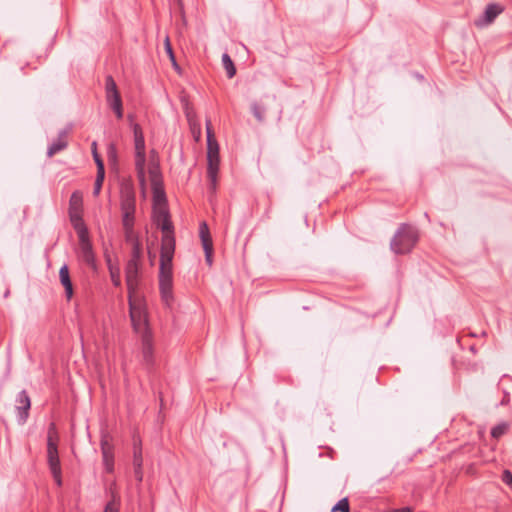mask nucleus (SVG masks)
Listing matches in <instances>:
<instances>
[{
    "mask_svg": "<svg viewBox=\"0 0 512 512\" xmlns=\"http://www.w3.org/2000/svg\"><path fill=\"white\" fill-rule=\"evenodd\" d=\"M153 220L163 233L160 251L159 290L162 301L167 307H170L174 301L172 261L175 252V237L167 205L153 208Z\"/></svg>",
    "mask_w": 512,
    "mask_h": 512,
    "instance_id": "f257e3e1",
    "label": "nucleus"
},
{
    "mask_svg": "<svg viewBox=\"0 0 512 512\" xmlns=\"http://www.w3.org/2000/svg\"><path fill=\"white\" fill-rule=\"evenodd\" d=\"M128 119L131 122L134 135L135 169L137 173V178L141 188L144 190L146 186V146L144 134L141 126L138 123L133 122L132 115H128Z\"/></svg>",
    "mask_w": 512,
    "mask_h": 512,
    "instance_id": "f03ea898",
    "label": "nucleus"
},
{
    "mask_svg": "<svg viewBox=\"0 0 512 512\" xmlns=\"http://www.w3.org/2000/svg\"><path fill=\"white\" fill-rule=\"evenodd\" d=\"M418 241V231L408 225L402 224L391 240V250L396 254L409 253Z\"/></svg>",
    "mask_w": 512,
    "mask_h": 512,
    "instance_id": "7ed1b4c3",
    "label": "nucleus"
},
{
    "mask_svg": "<svg viewBox=\"0 0 512 512\" xmlns=\"http://www.w3.org/2000/svg\"><path fill=\"white\" fill-rule=\"evenodd\" d=\"M128 304L129 316L134 331L141 335L149 333L147 313L143 301L131 294L128 295Z\"/></svg>",
    "mask_w": 512,
    "mask_h": 512,
    "instance_id": "20e7f679",
    "label": "nucleus"
},
{
    "mask_svg": "<svg viewBox=\"0 0 512 512\" xmlns=\"http://www.w3.org/2000/svg\"><path fill=\"white\" fill-rule=\"evenodd\" d=\"M120 210L122 217L135 216L136 192L131 178L120 181Z\"/></svg>",
    "mask_w": 512,
    "mask_h": 512,
    "instance_id": "39448f33",
    "label": "nucleus"
},
{
    "mask_svg": "<svg viewBox=\"0 0 512 512\" xmlns=\"http://www.w3.org/2000/svg\"><path fill=\"white\" fill-rule=\"evenodd\" d=\"M207 176L210 180L211 189L213 192L217 186V174L219 170V145L218 143L207 144Z\"/></svg>",
    "mask_w": 512,
    "mask_h": 512,
    "instance_id": "423d86ee",
    "label": "nucleus"
},
{
    "mask_svg": "<svg viewBox=\"0 0 512 512\" xmlns=\"http://www.w3.org/2000/svg\"><path fill=\"white\" fill-rule=\"evenodd\" d=\"M106 100L110 108L115 112L118 119L123 117V107L120 93L116 82L112 76H107L105 80Z\"/></svg>",
    "mask_w": 512,
    "mask_h": 512,
    "instance_id": "0eeeda50",
    "label": "nucleus"
},
{
    "mask_svg": "<svg viewBox=\"0 0 512 512\" xmlns=\"http://www.w3.org/2000/svg\"><path fill=\"white\" fill-rule=\"evenodd\" d=\"M79 250L78 255L80 259L87 264L88 266L95 268L96 267V259L93 251L92 244L89 239V234L79 236Z\"/></svg>",
    "mask_w": 512,
    "mask_h": 512,
    "instance_id": "6e6552de",
    "label": "nucleus"
},
{
    "mask_svg": "<svg viewBox=\"0 0 512 512\" xmlns=\"http://www.w3.org/2000/svg\"><path fill=\"white\" fill-rule=\"evenodd\" d=\"M31 407V400L28 393L25 390H22L18 393L16 397V412L18 416V421L23 424L26 422L29 416V410Z\"/></svg>",
    "mask_w": 512,
    "mask_h": 512,
    "instance_id": "1a4fd4ad",
    "label": "nucleus"
},
{
    "mask_svg": "<svg viewBox=\"0 0 512 512\" xmlns=\"http://www.w3.org/2000/svg\"><path fill=\"white\" fill-rule=\"evenodd\" d=\"M141 264L127 262L125 267V278L128 290V295L134 294L138 287L139 269Z\"/></svg>",
    "mask_w": 512,
    "mask_h": 512,
    "instance_id": "9d476101",
    "label": "nucleus"
},
{
    "mask_svg": "<svg viewBox=\"0 0 512 512\" xmlns=\"http://www.w3.org/2000/svg\"><path fill=\"white\" fill-rule=\"evenodd\" d=\"M503 12V7L496 3H490L486 6L484 13L477 20L475 25L478 27H484L491 24L496 17Z\"/></svg>",
    "mask_w": 512,
    "mask_h": 512,
    "instance_id": "9b49d317",
    "label": "nucleus"
},
{
    "mask_svg": "<svg viewBox=\"0 0 512 512\" xmlns=\"http://www.w3.org/2000/svg\"><path fill=\"white\" fill-rule=\"evenodd\" d=\"M100 444L105 470L111 473L114 470V447L107 437H102Z\"/></svg>",
    "mask_w": 512,
    "mask_h": 512,
    "instance_id": "f8f14e48",
    "label": "nucleus"
},
{
    "mask_svg": "<svg viewBox=\"0 0 512 512\" xmlns=\"http://www.w3.org/2000/svg\"><path fill=\"white\" fill-rule=\"evenodd\" d=\"M135 216L122 217V226L124 230L125 241L130 245L140 243L138 234L134 230Z\"/></svg>",
    "mask_w": 512,
    "mask_h": 512,
    "instance_id": "ddd939ff",
    "label": "nucleus"
},
{
    "mask_svg": "<svg viewBox=\"0 0 512 512\" xmlns=\"http://www.w3.org/2000/svg\"><path fill=\"white\" fill-rule=\"evenodd\" d=\"M69 129H63L59 132L58 137L47 149V156L52 157L55 154L65 150L68 146Z\"/></svg>",
    "mask_w": 512,
    "mask_h": 512,
    "instance_id": "4468645a",
    "label": "nucleus"
},
{
    "mask_svg": "<svg viewBox=\"0 0 512 512\" xmlns=\"http://www.w3.org/2000/svg\"><path fill=\"white\" fill-rule=\"evenodd\" d=\"M269 111V104L263 100L251 103V112L257 122L263 123L266 120V114Z\"/></svg>",
    "mask_w": 512,
    "mask_h": 512,
    "instance_id": "2eb2a0df",
    "label": "nucleus"
},
{
    "mask_svg": "<svg viewBox=\"0 0 512 512\" xmlns=\"http://www.w3.org/2000/svg\"><path fill=\"white\" fill-rule=\"evenodd\" d=\"M59 278H60V282L61 284L63 285L64 289H65V295H66V298L68 300H70L73 296V285H72V281H71V278H70V275H69V269H68V266L66 264H64L60 270H59Z\"/></svg>",
    "mask_w": 512,
    "mask_h": 512,
    "instance_id": "dca6fc26",
    "label": "nucleus"
},
{
    "mask_svg": "<svg viewBox=\"0 0 512 512\" xmlns=\"http://www.w3.org/2000/svg\"><path fill=\"white\" fill-rule=\"evenodd\" d=\"M142 336V354L144 361L151 364L153 360V345L150 333H145Z\"/></svg>",
    "mask_w": 512,
    "mask_h": 512,
    "instance_id": "f3484780",
    "label": "nucleus"
},
{
    "mask_svg": "<svg viewBox=\"0 0 512 512\" xmlns=\"http://www.w3.org/2000/svg\"><path fill=\"white\" fill-rule=\"evenodd\" d=\"M47 461L50 471L57 473L58 468H61L57 446L50 444L49 447H47Z\"/></svg>",
    "mask_w": 512,
    "mask_h": 512,
    "instance_id": "a211bd4d",
    "label": "nucleus"
},
{
    "mask_svg": "<svg viewBox=\"0 0 512 512\" xmlns=\"http://www.w3.org/2000/svg\"><path fill=\"white\" fill-rule=\"evenodd\" d=\"M70 221L77 232L78 237L89 234L86 225L81 217V212H69Z\"/></svg>",
    "mask_w": 512,
    "mask_h": 512,
    "instance_id": "6ab92c4d",
    "label": "nucleus"
},
{
    "mask_svg": "<svg viewBox=\"0 0 512 512\" xmlns=\"http://www.w3.org/2000/svg\"><path fill=\"white\" fill-rule=\"evenodd\" d=\"M153 193V208L167 205L166 194L163 188V183L156 186H151Z\"/></svg>",
    "mask_w": 512,
    "mask_h": 512,
    "instance_id": "aec40b11",
    "label": "nucleus"
},
{
    "mask_svg": "<svg viewBox=\"0 0 512 512\" xmlns=\"http://www.w3.org/2000/svg\"><path fill=\"white\" fill-rule=\"evenodd\" d=\"M134 476L138 482L143 480V456L139 449L133 455Z\"/></svg>",
    "mask_w": 512,
    "mask_h": 512,
    "instance_id": "412c9836",
    "label": "nucleus"
},
{
    "mask_svg": "<svg viewBox=\"0 0 512 512\" xmlns=\"http://www.w3.org/2000/svg\"><path fill=\"white\" fill-rule=\"evenodd\" d=\"M148 172L151 186H156L163 183L159 163L157 161L150 160Z\"/></svg>",
    "mask_w": 512,
    "mask_h": 512,
    "instance_id": "4be33fe9",
    "label": "nucleus"
},
{
    "mask_svg": "<svg viewBox=\"0 0 512 512\" xmlns=\"http://www.w3.org/2000/svg\"><path fill=\"white\" fill-rule=\"evenodd\" d=\"M83 197L81 192L74 191L69 200V212H81Z\"/></svg>",
    "mask_w": 512,
    "mask_h": 512,
    "instance_id": "5701e85b",
    "label": "nucleus"
},
{
    "mask_svg": "<svg viewBox=\"0 0 512 512\" xmlns=\"http://www.w3.org/2000/svg\"><path fill=\"white\" fill-rule=\"evenodd\" d=\"M199 236L202 242V246L205 247L213 245L210 231L206 222H202L199 227Z\"/></svg>",
    "mask_w": 512,
    "mask_h": 512,
    "instance_id": "b1692460",
    "label": "nucleus"
},
{
    "mask_svg": "<svg viewBox=\"0 0 512 512\" xmlns=\"http://www.w3.org/2000/svg\"><path fill=\"white\" fill-rule=\"evenodd\" d=\"M222 64L226 71L227 77L229 79L233 78L236 74V68L231 57L227 53L222 55Z\"/></svg>",
    "mask_w": 512,
    "mask_h": 512,
    "instance_id": "393cba45",
    "label": "nucleus"
},
{
    "mask_svg": "<svg viewBox=\"0 0 512 512\" xmlns=\"http://www.w3.org/2000/svg\"><path fill=\"white\" fill-rule=\"evenodd\" d=\"M104 177H105L104 166L99 165V169H97V175H96V179H95V183H94V189H93V194L95 196H98L100 191H101L102 184H103V181H104Z\"/></svg>",
    "mask_w": 512,
    "mask_h": 512,
    "instance_id": "a878e982",
    "label": "nucleus"
},
{
    "mask_svg": "<svg viewBox=\"0 0 512 512\" xmlns=\"http://www.w3.org/2000/svg\"><path fill=\"white\" fill-rule=\"evenodd\" d=\"M509 427L507 422H501L491 429V436L495 439H499L508 432Z\"/></svg>",
    "mask_w": 512,
    "mask_h": 512,
    "instance_id": "bb28decb",
    "label": "nucleus"
},
{
    "mask_svg": "<svg viewBox=\"0 0 512 512\" xmlns=\"http://www.w3.org/2000/svg\"><path fill=\"white\" fill-rule=\"evenodd\" d=\"M57 442H58V433L56 430V426L54 423H51L49 425L48 433H47V447H49L50 444H52L53 446H57Z\"/></svg>",
    "mask_w": 512,
    "mask_h": 512,
    "instance_id": "cd10ccee",
    "label": "nucleus"
},
{
    "mask_svg": "<svg viewBox=\"0 0 512 512\" xmlns=\"http://www.w3.org/2000/svg\"><path fill=\"white\" fill-rule=\"evenodd\" d=\"M132 246V251H131V258L128 262H134V263H139L141 264V259H142V247H141V243L139 244H135V245H131Z\"/></svg>",
    "mask_w": 512,
    "mask_h": 512,
    "instance_id": "c85d7f7f",
    "label": "nucleus"
},
{
    "mask_svg": "<svg viewBox=\"0 0 512 512\" xmlns=\"http://www.w3.org/2000/svg\"><path fill=\"white\" fill-rule=\"evenodd\" d=\"M336 511L350 512L349 501L347 498H342L337 502V504L332 508V512Z\"/></svg>",
    "mask_w": 512,
    "mask_h": 512,
    "instance_id": "c756f323",
    "label": "nucleus"
},
{
    "mask_svg": "<svg viewBox=\"0 0 512 512\" xmlns=\"http://www.w3.org/2000/svg\"><path fill=\"white\" fill-rule=\"evenodd\" d=\"M109 271H110V276H111V281L112 283L116 286V287H119L121 285V279H120V271L118 268H112L111 266L109 267Z\"/></svg>",
    "mask_w": 512,
    "mask_h": 512,
    "instance_id": "7c9ffc66",
    "label": "nucleus"
},
{
    "mask_svg": "<svg viewBox=\"0 0 512 512\" xmlns=\"http://www.w3.org/2000/svg\"><path fill=\"white\" fill-rule=\"evenodd\" d=\"M206 134H207V144L208 143H217L215 137H214V133H213V130H212V126H211V121L210 120H207L206 121Z\"/></svg>",
    "mask_w": 512,
    "mask_h": 512,
    "instance_id": "2f4dec72",
    "label": "nucleus"
},
{
    "mask_svg": "<svg viewBox=\"0 0 512 512\" xmlns=\"http://www.w3.org/2000/svg\"><path fill=\"white\" fill-rule=\"evenodd\" d=\"M92 154H93L94 161L97 165V169H99V165L104 166L103 160L97 152V143L96 142L92 143Z\"/></svg>",
    "mask_w": 512,
    "mask_h": 512,
    "instance_id": "473e14b6",
    "label": "nucleus"
},
{
    "mask_svg": "<svg viewBox=\"0 0 512 512\" xmlns=\"http://www.w3.org/2000/svg\"><path fill=\"white\" fill-rule=\"evenodd\" d=\"M205 252V261L206 263L211 266L212 265V255H213V245L203 247Z\"/></svg>",
    "mask_w": 512,
    "mask_h": 512,
    "instance_id": "72a5a7b5",
    "label": "nucleus"
},
{
    "mask_svg": "<svg viewBox=\"0 0 512 512\" xmlns=\"http://www.w3.org/2000/svg\"><path fill=\"white\" fill-rule=\"evenodd\" d=\"M164 44H165V50H166L170 60L174 61L175 56H174V53H173V50H172V46H171V43H170V40H169L168 36L165 38Z\"/></svg>",
    "mask_w": 512,
    "mask_h": 512,
    "instance_id": "f704fd0d",
    "label": "nucleus"
},
{
    "mask_svg": "<svg viewBox=\"0 0 512 512\" xmlns=\"http://www.w3.org/2000/svg\"><path fill=\"white\" fill-rule=\"evenodd\" d=\"M118 504L115 501H110L106 504L104 512H118Z\"/></svg>",
    "mask_w": 512,
    "mask_h": 512,
    "instance_id": "c9c22d12",
    "label": "nucleus"
},
{
    "mask_svg": "<svg viewBox=\"0 0 512 512\" xmlns=\"http://www.w3.org/2000/svg\"><path fill=\"white\" fill-rule=\"evenodd\" d=\"M502 481L507 485H512V473L509 470H504Z\"/></svg>",
    "mask_w": 512,
    "mask_h": 512,
    "instance_id": "e433bc0d",
    "label": "nucleus"
},
{
    "mask_svg": "<svg viewBox=\"0 0 512 512\" xmlns=\"http://www.w3.org/2000/svg\"><path fill=\"white\" fill-rule=\"evenodd\" d=\"M56 484L58 486H61L62 485V478H61V468H58V472L55 473V472H51Z\"/></svg>",
    "mask_w": 512,
    "mask_h": 512,
    "instance_id": "4c0bfd02",
    "label": "nucleus"
},
{
    "mask_svg": "<svg viewBox=\"0 0 512 512\" xmlns=\"http://www.w3.org/2000/svg\"><path fill=\"white\" fill-rule=\"evenodd\" d=\"M136 449H139L142 452L141 440L139 438H137L136 436H134V438H133V454L135 453Z\"/></svg>",
    "mask_w": 512,
    "mask_h": 512,
    "instance_id": "58836bf2",
    "label": "nucleus"
},
{
    "mask_svg": "<svg viewBox=\"0 0 512 512\" xmlns=\"http://www.w3.org/2000/svg\"><path fill=\"white\" fill-rule=\"evenodd\" d=\"M390 512H412V509L410 507H403L399 509H393Z\"/></svg>",
    "mask_w": 512,
    "mask_h": 512,
    "instance_id": "ea45409f",
    "label": "nucleus"
},
{
    "mask_svg": "<svg viewBox=\"0 0 512 512\" xmlns=\"http://www.w3.org/2000/svg\"><path fill=\"white\" fill-rule=\"evenodd\" d=\"M171 62H172V64H173L174 68L178 70V69H179V66H178V64L176 63V60L174 59V61H171Z\"/></svg>",
    "mask_w": 512,
    "mask_h": 512,
    "instance_id": "a19ab883",
    "label": "nucleus"
},
{
    "mask_svg": "<svg viewBox=\"0 0 512 512\" xmlns=\"http://www.w3.org/2000/svg\"><path fill=\"white\" fill-rule=\"evenodd\" d=\"M171 62H172V64H173L174 68L178 70V69H179V66H178V64L176 63V60L174 59V61H171Z\"/></svg>",
    "mask_w": 512,
    "mask_h": 512,
    "instance_id": "79ce46f5",
    "label": "nucleus"
},
{
    "mask_svg": "<svg viewBox=\"0 0 512 512\" xmlns=\"http://www.w3.org/2000/svg\"><path fill=\"white\" fill-rule=\"evenodd\" d=\"M280 118H281V110L279 109V110H278V115H277V120L279 121V120H280Z\"/></svg>",
    "mask_w": 512,
    "mask_h": 512,
    "instance_id": "37998d69",
    "label": "nucleus"
},
{
    "mask_svg": "<svg viewBox=\"0 0 512 512\" xmlns=\"http://www.w3.org/2000/svg\"><path fill=\"white\" fill-rule=\"evenodd\" d=\"M156 154L155 150H151V155L154 156Z\"/></svg>",
    "mask_w": 512,
    "mask_h": 512,
    "instance_id": "c03bdc74",
    "label": "nucleus"
}]
</instances>
